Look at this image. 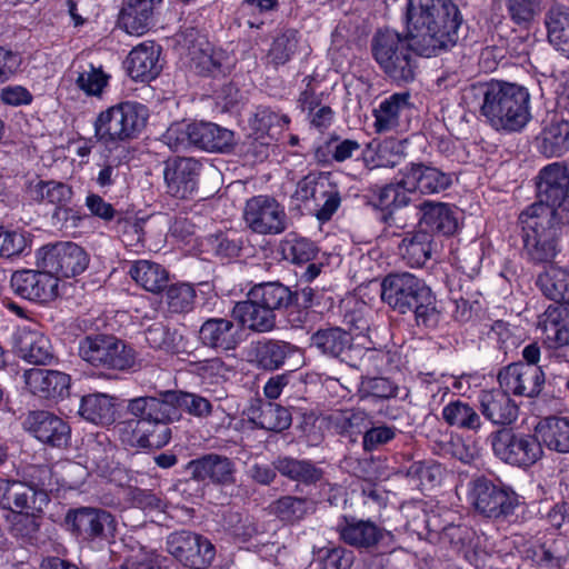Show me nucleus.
Wrapping results in <instances>:
<instances>
[{"label":"nucleus","instance_id":"nucleus-14","mask_svg":"<svg viewBox=\"0 0 569 569\" xmlns=\"http://www.w3.org/2000/svg\"><path fill=\"white\" fill-rule=\"evenodd\" d=\"M59 279L48 269H22L14 271L10 279L13 292L27 300L50 302L58 296Z\"/></svg>","mask_w":569,"mask_h":569},{"label":"nucleus","instance_id":"nucleus-45","mask_svg":"<svg viewBox=\"0 0 569 569\" xmlns=\"http://www.w3.org/2000/svg\"><path fill=\"white\" fill-rule=\"evenodd\" d=\"M536 284L548 299L558 303L569 305L568 269L551 266L538 274Z\"/></svg>","mask_w":569,"mask_h":569},{"label":"nucleus","instance_id":"nucleus-33","mask_svg":"<svg viewBox=\"0 0 569 569\" xmlns=\"http://www.w3.org/2000/svg\"><path fill=\"white\" fill-rule=\"evenodd\" d=\"M273 466L282 477L306 487L317 486L325 477L323 470L309 459L283 456L278 457Z\"/></svg>","mask_w":569,"mask_h":569},{"label":"nucleus","instance_id":"nucleus-52","mask_svg":"<svg viewBox=\"0 0 569 569\" xmlns=\"http://www.w3.org/2000/svg\"><path fill=\"white\" fill-rule=\"evenodd\" d=\"M172 421H137L134 432L136 440L141 448L159 449L166 446L171 439Z\"/></svg>","mask_w":569,"mask_h":569},{"label":"nucleus","instance_id":"nucleus-17","mask_svg":"<svg viewBox=\"0 0 569 569\" xmlns=\"http://www.w3.org/2000/svg\"><path fill=\"white\" fill-rule=\"evenodd\" d=\"M336 530L346 545L361 550H371L387 536H390V532L373 521L359 519L355 516H342L336 526Z\"/></svg>","mask_w":569,"mask_h":569},{"label":"nucleus","instance_id":"nucleus-22","mask_svg":"<svg viewBox=\"0 0 569 569\" xmlns=\"http://www.w3.org/2000/svg\"><path fill=\"white\" fill-rule=\"evenodd\" d=\"M537 179L536 203L552 206L569 197V169L566 164L550 163L539 171Z\"/></svg>","mask_w":569,"mask_h":569},{"label":"nucleus","instance_id":"nucleus-28","mask_svg":"<svg viewBox=\"0 0 569 569\" xmlns=\"http://www.w3.org/2000/svg\"><path fill=\"white\" fill-rule=\"evenodd\" d=\"M232 318L240 329L257 333L270 332L276 327V313L269 311L250 296L246 300L234 303L231 310Z\"/></svg>","mask_w":569,"mask_h":569},{"label":"nucleus","instance_id":"nucleus-55","mask_svg":"<svg viewBox=\"0 0 569 569\" xmlns=\"http://www.w3.org/2000/svg\"><path fill=\"white\" fill-rule=\"evenodd\" d=\"M289 122L287 114H279L269 107H259L254 113L252 127L257 132L272 140Z\"/></svg>","mask_w":569,"mask_h":569},{"label":"nucleus","instance_id":"nucleus-26","mask_svg":"<svg viewBox=\"0 0 569 569\" xmlns=\"http://www.w3.org/2000/svg\"><path fill=\"white\" fill-rule=\"evenodd\" d=\"M161 3L162 0H126L119 13V26L132 36L147 33Z\"/></svg>","mask_w":569,"mask_h":569},{"label":"nucleus","instance_id":"nucleus-13","mask_svg":"<svg viewBox=\"0 0 569 569\" xmlns=\"http://www.w3.org/2000/svg\"><path fill=\"white\" fill-rule=\"evenodd\" d=\"M67 521L79 537L88 541H110L117 530L114 516L100 508L82 507L71 510L67 515Z\"/></svg>","mask_w":569,"mask_h":569},{"label":"nucleus","instance_id":"nucleus-43","mask_svg":"<svg viewBox=\"0 0 569 569\" xmlns=\"http://www.w3.org/2000/svg\"><path fill=\"white\" fill-rule=\"evenodd\" d=\"M191 51V68L204 77H219L229 72V56L221 49H214L209 43Z\"/></svg>","mask_w":569,"mask_h":569},{"label":"nucleus","instance_id":"nucleus-61","mask_svg":"<svg viewBox=\"0 0 569 569\" xmlns=\"http://www.w3.org/2000/svg\"><path fill=\"white\" fill-rule=\"evenodd\" d=\"M297 47L298 31L287 29L274 38L269 56L276 64H284L295 54Z\"/></svg>","mask_w":569,"mask_h":569},{"label":"nucleus","instance_id":"nucleus-57","mask_svg":"<svg viewBox=\"0 0 569 569\" xmlns=\"http://www.w3.org/2000/svg\"><path fill=\"white\" fill-rule=\"evenodd\" d=\"M389 361V353L375 348H361L355 346L351 361H348V366L370 372V371H382L387 362Z\"/></svg>","mask_w":569,"mask_h":569},{"label":"nucleus","instance_id":"nucleus-37","mask_svg":"<svg viewBox=\"0 0 569 569\" xmlns=\"http://www.w3.org/2000/svg\"><path fill=\"white\" fill-rule=\"evenodd\" d=\"M399 254L412 268L422 267L433 250V237L423 229L407 232L398 246Z\"/></svg>","mask_w":569,"mask_h":569},{"label":"nucleus","instance_id":"nucleus-16","mask_svg":"<svg viewBox=\"0 0 569 569\" xmlns=\"http://www.w3.org/2000/svg\"><path fill=\"white\" fill-rule=\"evenodd\" d=\"M201 163L193 158L177 157L166 162L163 176L167 192L178 199H188L197 190Z\"/></svg>","mask_w":569,"mask_h":569},{"label":"nucleus","instance_id":"nucleus-29","mask_svg":"<svg viewBox=\"0 0 569 569\" xmlns=\"http://www.w3.org/2000/svg\"><path fill=\"white\" fill-rule=\"evenodd\" d=\"M423 518L430 539L437 537L441 545L455 552H460L471 545L475 532L467 525H443L440 517L436 513H425Z\"/></svg>","mask_w":569,"mask_h":569},{"label":"nucleus","instance_id":"nucleus-50","mask_svg":"<svg viewBox=\"0 0 569 569\" xmlns=\"http://www.w3.org/2000/svg\"><path fill=\"white\" fill-rule=\"evenodd\" d=\"M539 150L546 157H561L569 151V122H552L539 138Z\"/></svg>","mask_w":569,"mask_h":569},{"label":"nucleus","instance_id":"nucleus-12","mask_svg":"<svg viewBox=\"0 0 569 569\" xmlns=\"http://www.w3.org/2000/svg\"><path fill=\"white\" fill-rule=\"evenodd\" d=\"M243 219L248 228L258 234H280L288 227L284 208L269 196H256L248 199Z\"/></svg>","mask_w":569,"mask_h":569},{"label":"nucleus","instance_id":"nucleus-56","mask_svg":"<svg viewBox=\"0 0 569 569\" xmlns=\"http://www.w3.org/2000/svg\"><path fill=\"white\" fill-rule=\"evenodd\" d=\"M146 341L153 349L177 353L180 350L182 336L178 331H171L162 322H154L144 332Z\"/></svg>","mask_w":569,"mask_h":569},{"label":"nucleus","instance_id":"nucleus-23","mask_svg":"<svg viewBox=\"0 0 569 569\" xmlns=\"http://www.w3.org/2000/svg\"><path fill=\"white\" fill-rule=\"evenodd\" d=\"M161 47L153 41H146L134 47L126 59V69L134 81L149 82L161 72L159 61Z\"/></svg>","mask_w":569,"mask_h":569},{"label":"nucleus","instance_id":"nucleus-64","mask_svg":"<svg viewBox=\"0 0 569 569\" xmlns=\"http://www.w3.org/2000/svg\"><path fill=\"white\" fill-rule=\"evenodd\" d=\"M532 560L537 569H562L566 560L557 541L542 543L535 551Z\"/></svg>","mask_w":569,"mask_h":569},{"label":"nucleus","instance_id":"nucleus-1","mask_svg":"<svg viewBox=\"0 0 569 569\" xmlns=\"http://www.w3.org/2000/svg\"><path fill=\"white\" fill-rule=\"evenodd\" d=\"M407 36L390 29L372 37L371 52L383 73L398 84L413 81L417 59L413 53L432 57L458 42L462 16L452 0H408Z\"/></svg>","mask_w":569,"mask_h":569},{"label":"nucleus","instance_id":"nucleus-21","mask_svg":"<svg viewBox=\"0 0 569 569\" xmlns=\"http://www.w3.org/2000/svg\"><path fill=\"white\" fill-rule=\"evenodd\" d=\"M173 390L159 392L158 396L137 397L129 400L127 410L139 418L138 421H174L179 412L173 407Z\"/></svg>","mask_w":569,"mask_h":569},{"label":"nucleus","instance_id":"nucleus-51","mask_svg":"<svg viewBox=\"0 0 569 569\" xmlns=\"http://www.w3.org/2000/svg\"><path fill=\"white\" fill-rule=\"evenodd\" d=\"M442 419L450 427L468 431H478L482 425L477 410L461 400L446 405L442 409Z\"/></svg>","mask_w":569,"mask_h":569},{"label":"nucleus","instance_id":"nucleus-59","mask_svg":"<svg viewBox=\"0 0 569 569\" xmlns=\"http://www.w3.org/2000/svg\"><path fill=\"white\" fill-rule=\"evenodd\" d=\"M196 290L189 283H174L166 291V302L171 312L182 313L192 310Z\"/></svg>","mask_w":569,"mask_h":569},{"label":"nucleus","instance_id":"nucleus-8","mask_svg":"<svg viewBox=\"0 0 569 569\" xmlns=\"http://www.w3.org/2000/svg\"><path fill=\"white\" fill-rule=\"evenodd\" d=\"M369 204L379 211V220L389 228H403L396 213L398 210L408 207L416 194L411 182L403 169L395 180L383 186H375L370 189Z\"/></svg>","mask_w":569,"mask_h":569},{"label":"nucleus","instance_id":"nucleus-3","mask_svg":"<svg viewBox=\"0 0 569 569\" xmlns=\"http://www.w3.org/2000/svg\"><path fill=\"white\" fill-rule=\"evenodd\" d=\"M382 302L393 311L406 315L413 312L419 327L435 329L441 320L437 300L426 282L409 272H393L381 281Z\"/></svg>","mask_w":569,"mask_h":569},{"label":"nucleus","instance_id":"nucleus-5","mask_svg":"<svg viewBox=\"0 0 569 569\" xmlns=\"http://www.w3.org/2000/svg\"><path fill=\"white\" fill-rule=\"evenodd\" d=\"M148 118L144 104L124 101L99 113L94 121V136L103 143L131 140L142 131Z\"/></svg>","mask_w":569,"mask_h":569},{"label":"nucleus","instance_id":"nucleus-40","mask_svg":"<svg viewBox=\"0 0 569 569\" xmlns=\"http://www.w3.org/2000/svg\"><path fill=\"white\" fill-rule=\"evenodd\" d=\"M549 42L569 59V8L552 4L545 17Z\"/></svg>","mask_w":569,"mask_h":569},{"label":"nucleus","instance_id":"nucleus-25","mask_svg":"<svg viewBox=\"0 0 569 569\" xmlns=\"http://www.w3.org/2000/svg\"><path fill=\"white\" fill-rule=\"evenodd\" d=\"M352 336L340 327L320 328L310 337V347L321 355L348 363L353 351Z\"/></svg>","mask_w":569,"mask_h":569},{"label":"nucleus","instance_id":"nucleus-41","mask_svg":"<svg viewBox=\"0 0 569 569\" xmlns=\"http://www.w3.org/2000/svg\"><path fill=\"white\" fill-rule=\"evenodd\" d=\"M117 399L107 393L83 396L79 407L80 416L96 425H111L116 420Z\"/></svg>","mask_w":569,"mask_h":569},{"label":"nucleus","instance_id":"nucleus-46","mask_svg":"<svg viewBox=\"0 0 569 569\" xmlns=\"http://www.w3.org/2000/svg\"><path fill=\"white\" fill-rule=\"evenodd\" d=\"M129 273L137 284L152 293H159L168 286L169 272L161 264L150 260L136 261Z\"/></svg>","mask_w":569,"mask_h":569},{"label":"nucleus","instance_id":"nucleus-35","mask_svg":"<svg viewBox=\"0 0 569 569\" xmlns=\"http://www.w3.org/2000/svg\"><path fill=\"white\" fill-rule=\"evenodd\" d=\"M16 347L19 357L33 365L46 366L53 359L49 338L37 330L22 329L17 336Z\"/></svg>","mask_w":569,"mask_h":569},{"label":"nucleus","instance_id":"nucleus-15","mask_svg":"<svg viewBox=\"0 0 569 569\" xmlns=\"http://www.w3.org/2000/svg\"><path fill=\"white\" fill-rule=\"evenodd\" d=\"M24 428L40 442L53 448H64L71 439L69 425L59 416L47 410L30 411Z\"/></svg>","mask_w":569,"mask_h":569},{"label":"nucleus","instance_id":"nucleus-39","mask_svg":"<svg viewBox=\"0 0 569 569\" xmlns=\"http://www.w3.org/2000/svg\"><path fill=\"white\" fill-rule=\"evenodd\" d=\"M247 296L273 313L288 309L296 299V293L278 281L257 283L250 288Z\"/></svg>","mask_w":569,"mask_h":569},{"label":"nucleus","instance_id":"nucleus-58","mask_svg":"<svg viewBox=\"0 0 569 569\" xmlns=\"http://www.w3.org/2000/svg\"><path fill=\"white\" fill-rule=\"evenodd\" d=\"M399 387L383 377H361L358 395L361 400L369 398L391 399L397 397Z\"/></svg>","mask_w":569,"mask_h":569},{"label":"nucleus","instance_id":"nucleus-31","mask_svg":"<svg viewBox=\"0 0 569 569\" xmlns=\"http://www.w3.org/2000/svg\"><path fill=\"white\" fill-rule=\"evenodd\" d=\"M248 418L256 428L277 433L287 430L292 423L289 409L260 399L250 406Z\"/></svg>","mask_w":569,"mask_h":569},{"label":"nucleus","instance_id":"nucleus-11","mask_svg":"<svg viewBox=\"0 0 569 569\" xmlns=\"http://www.w3.org/2000/svg\"><path fill=\"white\" fill-rule=\"evenodd\" d=\"M89 263L87 252L73 242H58L40 249L37 266L54 277L70 278L83 272Z\"/></svg>","mask_w":569,"mask_h":569},{"label":"nucleus","instance_id":"nucleus-34","mask_svg":"<svg viewBox=\"0 0 569 569\" xmlns=\"http://www.w3.org/2000/svg\"><path fill=\"white\" fill-rule=\"evenodd\" d=\"M194 147L211 152H230L236 146L233 131L212 122H193Z\"/></svg>","mask_w":569,"mask_h":569},{"label":"nucleus","instance_id":"nucleus-4","mask_svg":"<svg viewBox=\"0 0 569 569\" xmlns=\"http://www.w3.org/2000/svg\"><path fill=\"white\" fill-rule=\"evenodd\" d=\"M521 228V256L535 266L551 263L560 252L559 227L550 223L548 213L540 216L527 207L518 218Z\"/></svg>","mask_w":569,"mask_h":569},{"label":"nucleus","instance_id":"nucleus-27","mask_svg":"<svg viewBox=\"0 0 569 569\" xmlns=\"http://www.w3.org/2000/svg\"><path fill=\"white\" fill-rule=\"evenodd\" d=\"M199 341L208 348L230 351L241 341V329L227 318H209L200 327Z\"/></svg>","mask_w":569,"mask_h":569},{"label":"nucleus","instance_id":"nucleus-36","mask_svg":"<svg viewBox=\"0 0 569 569\" xmlns=\"http://www.w3.org/2000/svg\"><path fill=\"white\" fill-rule=\"evenodd\" d=\"M541 447L558 453H569V417L549 416L535 427Z\"/></svg>","mask_w":569,"mask_h":569},{"label":"nucleus","instance_id":"nucleus-2","mask_svg":"<svg viewBox=\"0 0 569 569\" xmlns=\"http://www.w3.org/2000/svg\"><path fill=\"white\" fill-rule=\"evenodd\" d=\"M468 106L479 108L485 121L496 131L519 132L531 120V97L521 84L490 81L472 84L465 94Z\"/></svg>","mask_w":569,"mask_h":569},{"label":"nucleus","instance_id":"nucleus-7","mask_svg":"<svg viewBox=\"0 0 569 569\" xmlns=\"http://www.w3.org/2000/svg\"><path fill=\"white\" fill-rule=\"evenodd\" d=\"M492 451L497 458L511 466L529 468L543 456L537 435L515 432L502 428L489 436Z\"/></svg>","mask_w":569,"mask_h":569},{"label":"nucleus","instance_id":"nucleus-10","mask_svg":"<svg viewBox=\"0 0 569 569\" xmlns=\"http://www.w3.org/2000/svg\"><path fill=\"white\" fill-rule=\"evenodd\" d=\"M166 545L168 552L190 569H207L216 558L214 545L207 537L190 530L171 532Z\"/></svg>","mask_w":569,"mask_h":569},{"label":"nucleus","instance_id":"nucleus-49","mask_svg":"<svg viewBox=\"0 0 569 569\" xmlns=\"http://www.w3.org/2000/svg\"><path fill=\"white\" fill-rule=\"evenodd\" d=\"M563 313H567L566 308L550 306L539 320V327L542 329L546 339L552 342L553 348L569 345V327L562 319Z\"/></svg>","mask_w":569,"mask_h":569},{"label":"nucleus","instance_id":"nucleus-38","mask_svg":"<svg viewBox=\"0 0 569 569\" xmlns=\"http://www.w3.org/2000/svg\"><path fill=\"white\" fill-rule=\"evenodd\" d=\"M17 475L20 480L39 493L47 495L58 492L59 479L52 467L46 462H21Z\"/></svg>","mask_w":569,"mask_h":569},{"label":"nucleus","instance_id":"nucleus-47","mask_svg":"<svg viewBox=\"0 0 569 569\" xmlns=\"http://www.w3.org/2000/svg\"><path fill=\"white\" fill-rule=\"evenodd\" d=\"M29 194L39 204H49L53 208L72 202V187L57 180H38L29 186Z\"/></svg>","mask_w":569,"mask_h":569},{"label":"nucleus","instance_id":"nucleus-32","mask_svg":"<svg viewBox=\"0 0 569 569\" xmlns=\"http://www.w3.org/2000/svg\"><path fill=\"white\" fill-rule=\"evenodd\" d=\"M418 208L421 212L419 229H423L431 234L450 236L456 232L458 221L455 211L448 203L427 200Z\"/></svg>","mask_w":569,"mask_h":569},{"label":"nucleus","instance_id":"nucleus-60","mask_svg":"<svg viewBox=\"0 0 569 569\" xmlns=\"http://www.w3.org/2000/svg\"><path fill=\"white\" fill-rule=\"evenodd\" d=\"M406 476L421 489H425L440 482L442 469L439 465L431 461H415L407 468Z\"/></svg>","mask_w":569,"mask_h":569},{"label":"nucleus","instance_id":"nucleus-9","mask_svg":"<svg viewBox=\"0 0 569 569\" xmlns=\"http://www.w3.org/2000/svg\"><path fill=\"white\" fill-rule=\"evenodd\" d=\"M470 498L476 511L495 520H508L520 505L519 496L511 488L485 477L471 482Z\"/></svg>","mask_w":569,"mask_h":569},{"label":"nucleus","instance_id":"nucleus-18","mask_svg":"<svg viewBox=\"0 0 569 569\" xmlns=\"http://www.w3.org/2000/svg\"><path fill=\"white\" fill-rule=\"evenodd\" d=\"M498 381L513 395L533 398L541 392L546 378L540 367L518 362L500 371Z\"/></svg>","mask_w":569,"mask_h":569},{"label":"nucleus","instance_id":"nucleus-63","mask_svg":"<svg viewBox=\"0 0 569 569\" xmlns=\"http://www.w3.org/2000/svg\"><path fill=\"white\" fill-rule=\"evenodd\" d=\"M109 76L101 67L88 64L76 79L77 86L88 96H100L107 86Z\"/></svg>","mask_w":569,"mask_h":569},{"label":"nucleus","instance_id":"nucleus-54","mask_svg":"<svg viewBox=\"0 0 569 569\" xmlns=\"http://www.w3.org/2000/svg\"><path fill=\"white\" fill-rule=\"evenodd\" d=\"M330 181L322 173H309L297 183L292 198L305 204L306 209L311 210V206L321 200V197L330 189Z\"/></svg>","mask_w":569,"mask_h":569},{"label":"nucleus","instance_id":"nucleus-6","mask_svg":"<svg viewBox=\"0 0 569 569\" xmlns=\"http://www.w3.org/2000/svg\"><path fill=\"white\" fill-rule=\"evenodd\" d=\"M78 355L88 365L100 370L123 371L136 362L131 347L112 335L90 333L78 342Z\"/></svg>","mask_w":569,"mask_h":569},{"label":"nucleus","instance_id":"nucleus-53","mask_svg":"<svg viewBox=\"0 0 569 569\" xmlns=\"http://www.w3.org/2000/svg\"><path fill=\"white\" fill-rule=\"evenodd\" d=\"M409 93H395L383 100L375 110V126L378 132L388 131L398 126L400 112L409 106Z\"/></svg>","mask_w":569,"mask_h":569},{"label":"nucleus","instance_id":"nucleus-42","mask_svg":"<svg viewBox=\"0 0 569 569\" xmlns=\"http://www.w3.org/2000/svg\"><path fill=\"white\" fill-rule=\"evenodd\" d=\"M328 429L342 437L356 441L359 435L370 425L368 415L362 410H336L326 417Z\"/></svg>","mask_w":569,"mask_h":569},{"label":"nucleus","instance_id":"nucleus-44","mask_svg":"<svg viewBox=\"0 0 569 569\" xmlns=\"http://www.w3.org/2000/svg\"><path fill=\"white\" fill-rule=\"evenodd\" d=\"M270 509L281 522L296 525L316 511V501L307 497L287 495L274 500Z\"/></svg>","mask_w":569,"mask_h":569},{"label":"nucleus","instance_id":"nucleus-48","mask_svg":"<svg viewBox=\"0 0 569 569\" xmlns=\"http://www.w3.org/2000/svg\"><path fill=\"white\" fill-rule=\"evenodd\" d=\"M296 351L297 347L289 342L269 339L257 343L256 362L264 370H278Z\"/></svg>","mask_w":569,"mask_h":569},{"label":"nucleus","instance_id":"nucleus-62","mask_svg":"<svg viewBox=\"0 0 569 569\" xmlns=\"http://www.w3.org/2000/svg\"><path fill=\"white\" fill-rule=\"evenodd\" d=\"M282 252L287 260L300 264L313 260L318 253V249L309 239L293 238L287 239L283 242Z\"/></svg>","mask_w":569,"mask_h":569},{"label":"nucleus","instance_id":"nucleus-24","mask_svg":"<svg viewBox=\"0 0 569 569\" xmlns=\"http://www.w3.org/2000/svg\"><path fill=\"white\" fill-rule=\"evenodd\" d=\"M505 388L482 390L479 395L480 411L493 425L509 426L519 415L518 405Z\"/></svg>","mask_w":569,"mask_h":569},{"label":"nucleus","instance_id":"nucleus-20","mask_svg":"<svg viewBox=\"0 0 569 569\" xmlns=\"http://www.w3.org/2000/svg\"><path fill=\"white\" fill-rule=\"evenodd\" d=\"M23 378L28 390L40 399L57 400L69 395L71 379L62 371L32 368Z\"/></svg>","mask_w":569,"mask_h":569},{"label":"nucleus","instance_id":"nucleus-19","mask_svg":"<svg viewBox=\"0 0 569 569\" xmlns=\"http://www.w3.org/2000/svg\"><path fill=\"white\" fill-rule=\"evenodd\" d=\"M191 479L213 485L230 486L236 482V465L222 455L208 453L189 461L186 466Z\"/></svg>","mask_w":569,"mask_h":569},{"label":"nucleus","instance_id":"nucleus-30","mask_svg":"<svg viewBox=\"0 0 569 569\" xmlns=\"http://www.w3.org/2000/svg\"><path fill=\"white\" fill-rule=\"evenodd\" d=\"M415 192L435 194L452 184V174L422 162H411L403 168Z\"/></svg>","mask_w":569,"mask_h":569}]
</instances>
